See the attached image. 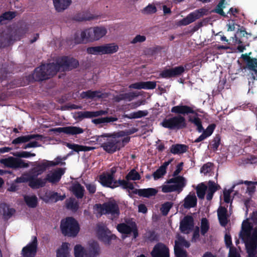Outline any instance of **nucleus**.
Segmentation results:
<instances>
[{"instance_id": "obj_1", "label": "nucleus", "mask_w": 257, "mask_h": 257, "mask_svg": "<svg viewBox=\"0 0 257 257\" xmlns=\"http://www.w3.org/2000/svg\"><path fill=\"white\" fill-rule=\"evenodd\" d=\"M194 108V106L182 104L172 107L171 112L177 115L164 119L161 123V125L170 130H179L185 128L187 123L184 116L189 114L197 115V112H200L198 109L195 110Z\"/></svg>"}, {"instance_id": "obj_2", "label": "nucleus", "mask_w": 257, "mask_h": 257, "mask_svg": "<svg viewBox=\"0 0 257 257\" xmlns=\"http://www.w3.org/2000/svg\"><path fill=\"white\" fill-rule=\"evenodd\" d=\"M96 142L103 150L108 154L120 150L130 141V138H122L115 134H103L96 136Z\"/></svg>"}, {"instance_id": "obj_3", "label": "nucleus", "mask_w": 257, "mask_h": 257, "mask_svg": "<svg viewBox=\"0 0 257 257\" xmlns=\"http://www.w3.org/2000/svg\"><path fill=\"white\" fill-rule=\"evenodd\" d=\"M107 30L103 27H95L86 29L81 32L80 37L76 34L74 37L75 43H86L89 41H97L104 36Z\"/></svg>"}, {"instance_id": "obj_4", "label": "nucleus", "mask_w": 257, "mask_h": 257, "mask_svg": "<svg viewBox=\"0 0 257 257\" xmlns=\"http://www.w3.org/2000/svg\"><path fill=\"white\" fill-rule=\"evenodd\" d=\"M60 228L62 233L65 236L75 237L80 231L78 221L72 217H67L61 221Z\"/></svg>"}, {"instance_id": "obj_5", "label": "nucleus", "mask_w": 257, "mask_h": 257, "mask_svg": "<svg viewBox=\"0 0 257 257\" xmlns=\"http://www.w3.org/2000/svg\"><path fill=\"white\" fill-rule=\"evenodd\" d=\"M56 74V71L52 63H50L42 64L36 68L32 76L34 81H42L48 79Z\"/></svg>"}, {"instance_id": "obj_6", "label": "nucleus", "mask_w": 257, "mask_h": 257, "mask_svg": "<svg viewBox=\"0 0 257 257\" xmlns=\"http://www.w3.org/2000/svg\"><path fill=\"white\" fill-rule=\"evenodd\" d=\"M56 73L62 70L70 71L77 67L79 62L76 59L69 56H63L58 59L55 63H52Z\"/></svg>"}, {"instance_id": "obj_7", "label": "nucleus", "mask_w": 257, "mask_h": 257, "mask_svg": "<svg viewBox=\"0 0 257 257\" xmlns=\"http://www.w3.org/2000/svg\"><path fill=\"white\" fill-rule=\"evenodd\" d=\"M167 183L173 184L163 185L162 188V192L164 193L177 192L180 193L186 185V180L184 177L179 176L169 179L167 181Z\"/></svg>"}, {"instance_id": "obj_8", "label": "nucleus", "mask_w": 257, "mask_h": 257, "mask_svg": "<svg viewBox=\"0 0 257 257\" xmlns=\"http://www.w3.org/2000/svg\"><path fill=\"white\" fill-rule=\"evenodd\" d=\"M96 208L102 214H111L113 218H117L120 214L118 204L115 200L109 201L104 203L96 204Z\"/></svg>"}, {"instance_id": "obj_9", "label": "nucleus", "mask_w": 257, "mask_h": 257, "mask_svg": "<svg viewBox=\"0 0 257 257\" xmlns=\"http://www.w3.org/2000/svg\"><path fill=\"white\" fill-rule=\"evenodd\" d=\"M116 229L118 232L122 234L128 235L133 233V238L136 239L139 236V231L137 225L134 221L118 224Z\"/></svg>"}, {"instance_id": "obj_10", "label": "nucleus", "mask_w": 257, "mask_h": 257, "mask_svg": "<svg viewBox=\"0 0 257 257\" xmlns=\"http://www.w3.org/2000/svg\"><path fill=\"white\" fill-rule=\"evenodd\" d=\"M208 11L206 9L201 8L194 11L190 13L185 18L181 20L179 22V24L181 26H187L196 20L200 19L207 14Z\"/></svg>"}, {"instance_id": "obj_11", "label": "nucleus", "mask_w": 257, "mask_h": 257, "mask_svg": "<svg viewBox=\"0 0 257 257\" xmlns=\"http://www.w3.org/2000/svg\"><path fill=\"white\" fill-rule=\"evenodd\" d=\"M184 72V68L182 65L165 68L159 74V77L169 79L172 77H177L181 76Z\"/></svg>"}, {"instance_id": "obj_12", "label": "nucleus", "mask_w": 257, "mask_h": 257, "mask_svg": "<svg viewBox=\"0 0 257 257\" xmlns=\"http://www.w3.org/2000/svg\"><path fill=\"white\" fill-rule=\"evenodd\" d=\"M1 163L6 167L14 169L27 168L29 166V164L26 163L24 160L13 157L2 159Z\"/></svg>"}, {"instance_id": "obj_13", "label": "nucleus", "mask_w": 257, "mask_h": 257, "mask_svg": "<svg viewBox=\"0 0 257 257\" xmlns=\"http://www.w3.org/2000/svg\"><path fill=\"white\" fill-rule=\"evenodd\" d=\"M97 234L98 238L106 244H110L111 240L116 238V235L111 234L110 231L104 225L98 226Z\"/></svg>"}, {"instance_id": "obj_14", "label": "nucleus", "mask_w": 257, "mask_h": 257, "mask_svg": "<svg viewBox=\"0 0 257 257\" xmlns=\"http://www.w3.org/2000/svg\"><path fill=\"white\" fill-rule=\"evenodd\" d=\"M39 197L45 203L56 202L59 200H63L65 198V196H61L57 192L49 190H44L41 192Z\"/></svg>"}, {"instance_id": "obj_15", "label": "nucleus", "mask_w": 257, "mask_h": 257, "mask_svg": "<svg viewBox=\"0 0 257 257\" xmlns=\"http://www.w3.org/2000/svg\"><path fill=\"white\" fill-rule=\"evenodd\" d=\"M152 257H170L168 247L162 242L157 243L151 252Z\"/></svg>"}, {"instance_id": "obj_16", "label": "nucleus", "mask_w": 257, "mask_h": 257, "mask_svg": "<svg viewBox=\"0 0 257 257\" xmlns=\"http://www.w3.org/2000/svg\"><path fill=\"white\" fill-rule=\"evenodd\" d=\"M86 257H97L100 253V247L97 241L90 240L84 248Z\"/></svg>"}, {"instance_id": "obj_17", "label": "nucleus", "mask_w": 257, "mask_h": 257, "mask_svg": "<svg viewBox=\"0 0 257 257\" xmlns=\"http://www.w3.org/2000/svg\"><path fill=\"white\" fill-rule=\"evenodd\" d=\"M51 131L55 134L63 133L68 135H76L82 134L84 132L83 128L74 126L56 127L52 128Z\"/></svg>"}, {"instance_id": "obj_18", "label": "nucleus", "mask_w": 257, "mask_h": 257, "mask_svg": "<svg viewBox=\"0 0 257 257\" xmlns=\"http://www.w3.org/2000/svg\"><path fill=\"white\" fill-rule=\"evenodd\" d=\"M37 249V239L34 236L32 241L22 249L24 257H33L35 255Z\"/></svg>"}, {"instance_id": "obj_19", "label": "nucleus", "mask_w": 257, "mask_h": 257, "mask_svg": "<svg viewBox=\"0 0 257 257\" xmlns=\"http://www.w3.org/2000/svg\"><path fill=\"white\" fill-rule=\"evenodd\" d=\"M194 226V219L191 215L185 216L180 222L179 229L181 232L186 233Z\"/></svg>"}, {"instance_id": "obj_20", "label": "nucleus", "mask_w": 257, "mask_h": 257, "mask_svg": "<svg viewBox=\"0 0 257 257\" xmlns=\"http://www.w3.org/2000/svg\"><path fill=\"white\" fill-rule=\"evenodd\" d=\"M115 181L113 177L104 173L100 175L99 177V182L102 186L111 189L117 187V185L114 184Z\"/></svg>"}, {"instance_id": "obj_21", "label": "nucleus", "mask_w": 257, "mask_h": 257, "mask_svg": "<svg viewBox=\"0 0 257 257\" xmlns=\"http://www.w3.org/2000/svg\"><path fill=\"white\" fill-rule=\"evenodd\" d=\"M64 172L65 171L63 169L59 168L52 174H48L46 176V180L47 182L48 181L52 184L57 183L60 180Z\"/></svg>"}, {"instance_id": "obj_22", "label": "nucleus", "mask_w": 257, "mask_h": 257, "mask_svg": "<svg viewBox=\"0 0 257 257\" xmlns=\"http://www.w3.org/2000/svg\"><path fill=\"white\" fill-rule=\"evenodd\" d=\"M107 113V111L106 110H100L96 111H79L77 113L78 117L80 119H83L84 118H92L105 115Z\"/></svg>"}, {"instance_id": "obj_23", "label": "nucleus", "mask_w": 257, "mask_h": 257, "mask_svg": "<svg viewBox=\"0 0 257 257\" xmlns=\"http://www.w3.org/2000/svg\"><path fill=\"white\" fill-rule=\"evenodd\" d=\"M36 174H32V179L29 186L32 189H39L45 186L47 181L45 178H38Z\"/></svg>"}, {"instance_id": "obj_24", "label": "nucleus", "mask_w": 257, "mask_h": 257, "mask_svg": "<svg viewBox=\"0 0 257 257\" xmlns=\"http://www.w3.org/2000/svg\"><path fill=\"white\" fill-rule=\"evenodd\" d=\"M197 199L194 193H190L184 199L183 207L185 209H190L196 206Z\"/></svg>"}, {"instance_id": "obj_25", "label": "nucleus", "mask_w": 257, "mask_h": 257, "mask_svg": "<svg viewBox=\"0 0 257 257\" xmlns=\"http://www.w3.org/2000/svg\"><path fill=\"white\" fill-rule=\"evenodd\" d=\"M14 40L11 32H3L0 35V48H5L13 44Z\"/></svg>"}, {"instance_id": "obj_26", "label": "nucleus", "mask_w": 257, "mask_h": 257, "mask_svg": "<svg viewBox=\"0 0 257 257\" xmlns=\"http://www.w3.org/2000/svg\"><path fill=\"white\" fill-rule=\"evenodd\" d=\"M51 167L49 161L44 160L41 163L38 164L32 170V174L36 176H39L45 172L47 168Z\"/></svg>"}, {"instance_id": "obj_27", "label": "nucleus", "mask_w": 257, "mask_h": 257, "mask_svg": "<svg viewBox=\"0 0 257 257\" xmlns=\"http://www.w3.org/2000/svg\"><path fill=\"white\" fill-rule=\"evenodd\" d=\"M42 138V136L39 134H33V135H29L26 136H22L19 137H18L13 140L12 144L14 145L20 144L22 143H25L30 141L32 139H40Z\"/></svg>"}, {"instance_id": "obj_28", "label": "nucleus", "mask_w": 257, "mask_h": 257, "mask_svg": "<svg viewBox=\"0 0 257 257\" xmlns=\"http://www.w3.org/2000/svg\"><path fill=\"white\" fill-rule=\"evenodd\" d=\"M217 216L220 225L225 226L228 223L227 210L223 206H220L217 210Z\"/></svg>"}, {"instance_id": "obj_29", "label": "nucleus", "mask_w": 257, "mask_h": 257, "mask_svg": "<svg viewBox=\"0 0 257 257\" xmlns=\"http://www.w3.org/2000/svg\"><path fill=\"white\" fill-rule=\"evenodd\" d=\"M252 34L250 33H248L246 31L245 28L241 26L239 29H238L236 32V34L235 36V42L239 44L242 43H245L246 42H243L242 38H245L246 39H248V36H251Z\"/></svg>"}, {"instance_id": "obj_30", "label": "nucleus", "mask_w": 257, "mask_h": 257, "mask_svg": "<svg viewBox=\"0 0 257 257\" xmlns=\"http://www.w3.org/2000/svg\"><path fill=\"white\" fill-rule=\"evenodd\" d=\"M56 11L61 12L67 9L71 3V0H53Z\"/></svg>"}, {"instance_id": "obj_31", "label": "nucleus", "mask_w": 257, "mask_h": 257, "mask_svg": "<svg viewBox=\"0 0 257 257\" xmlns=\"http://www.w3.org/2000/svg\"><path fill=\"white\" fill-rule=\"evenodd\" d=\"M245 248L248 257H255L257 253V242L250 240L245 242Z\"/></svg>"}, {"instance_id": "obj_32", "label": "nucleus", "mask_w": 257, "mask_h": 257, "mask_svg": "<svg viewBox=\"0 0 257 257\" xmlns=\"http://www.w3.org/2000/svg\"><path fill=\"white\" fill-rule=\"evenodd\" d=\"M80 97L83 99H93L96 98H102V94L99 91H92L89 90L86 91H83L80 94Z\"/></svg>"}, {"instance_id": "obj_33", "label": "nucleus", "mask_w": 257, "mask_h": 257, "mask_svg": "<svg viewBox=\"0 0 257 257\" xmlns=\"http://www.w3.org/2000/svg\"><path fill=\"white\" fill-rule=\"evenodd\" d=\"M15 212L14 209L9 208L6 204H0V213L3 215L5 219H9Z\"/></svg>"}, {"instance_id": "obj_34", "label": "nucleus", "mask_w": 257, "mask_h": 257, "mask_svg": "<svg viewBox=\"0 0 257 257\" xmlns=\"http://www.w3.org/2000/svg\"><path fill=\"white\" fill-rule=\"evenodd\" d=\"M188 148V147L184 144H175L172 145L170 148V152L171 153L176 154H181L185 153Z\"/></svg>"}, {"instance_id": "obj_35", "label": "nucleus", "mask_w": 257, "mask_h": 257, "mask_svg": "<svg viewBox=\"0 0 257 257\" xmlns=\"http://www.w3.org/2000/svg\"><path fill=\"white\" fill-rule=\"evenodd\" d=\"M103 54H111L116 52L118 46L114 43H109L102 45Z\"/></svg>"}, {"instance_id": "obj_36", "label": "nucleus", "mask_w": 257, "mask_h": 257, "mask_svg": "<svg viewBox=\"0 0 257 257\" xmlns=\"http://www.w3.org/2000/svg\"><path fill=\"white\" fill-rule=\"evenodd\" d=\"M73 194L78 199H81L84 196V189L80 184L77 183L73 185L71 189Z\"/></svg>"}, {"instance_id": "obj_37", "label": "nucleus", "mask_w": 257, "mask_h": 257, "mask_svg": "<svg viewBox=\"0 0 257 257\" xmlns=\"http://www.w3.org/2000/svg\"><path fill=\"white\" fill-rule=\"evenodd\" d=\"M24 201L27 205L30 208H35L37 207L38 201L37 196L33 195H25L24 197Z\"/></svg>"}, {"instance_id": "obj_38", "label": "nucleus", "mask_w": 257, "mask_h": 257, "mask_svg": "<svg viewBox=\"0 0 257 257\" xmlns=\"http://www.w3.org/2000/svg\"><path fill=\"white\" fill-rule=\"evenodd\" d=\"M194 115V116H188V121L196 126V130L199 133H201L204 130L201 120L198 117V114L197 115L195 114Z\"/></svg>"}, {"instance_id": "obj_39", "label": "nucleus", "mask_w": 257, "mask_h": 257, "mask_svg": "<svg viewBox=\"0 0 257 257\" xmlns=\"http://www.w3.org/2000/svg\"><path fill=\"white\" fill-rule=\"evenodd\" d=\"M16 16L15 12L8 11L0 15V24L4 25L7 24V21L12 20Z\"/></svg>"}, {"instance_id": "obj_40", "label": "nucleus", "mask_w": 257, "mask_h": 257, "mask_svg": "<svg viewBox=\"0 0 257 257\" xmlns=\"http://www.w3.org/2000/svg\"><path fill=\"white\" fill-rule=\"evenodd\" d=\"M56 252L57 257H69V243L63 242Z\"/></svg>"}, {"instance_id": "obj_41", "label": "nucleus", "mask_w": 257, "mask_h": 257, "mask_svg": "<svg viewBox=\"0 0 257 257\" xmlns=\"http://www.w3.org/2000/svg\"><path fill=\"white\" fill-rule=\"evenodd\" d=\"M118 120L116 117L106 116L104 117H100L93 119L92 122L95 124H99L101 123H106L116 121Z\"/></svg>"}, {"instance_id": "obj_42", "label": "nucleus", "mask_w": 257, "mask_h": 257, "mask_svg": "<svg viewBox=\"0 0 257 257\" xmlns=\"http://www.w3.org/2000/svg\"><path fill=\"white\" fill-rule=\"evenodd\" d=\"M148 112L147 110H138L136 112H132L130 114L124 115V117L129 119H135L144 117L147 115Z\"/></svg>"}, {"instance_id": "obj_43", "label": "nucleus", "mask_w": 257, "mask_h": 257, "mask_svg": "<svg viewBox=\"0 0 257 257\" xmlns=\"http://www.w3.org/2000/svg\"><path fill=\"white\" fill-rule=\"evenodd\" d=\"M158 191L157 189L153 188L142 189L141 197L149 198L151 197L155 196L157 194Z\"/></svg>"}, {"instance_id": "obj_44", "label": "nucleus", "mask_w": 257, "mask_h": 257, "mask_svg": "<svg viewBox=\"0 0 257 257\" xmlns=\"http://www.w3.org/2000/svg\"><path fill=\"white\" fill-rule=\"evenodd\" d=\"M179 241H175L174 253L176 257H187V251L179 245Z\"/></svg>"}, {"instance_id": "obj_45", "label": "nucleus", "mask_w": 257, "mask_h": 257, "mask_svg": "<svg viewBox=\"0 0 257 257\" xmlns=\"http://www.w3.org/2000/svg\"><path fill=\"white\" fill-rule=\"evenodd\" d=\"M225 0H220L216 8L213 10V12L217 13L224 18H228L227 15L225 14L223 9L225 8L224 6Z\"/></svg>"}, {"instance_id": "obj_46", "label": "nucleus", "mask_w": 257, "mask_h": 257, "mask_svg": "<svg viewBox=\"0 0 257 257\" xmlns=\"http://www.w3.org/2000/svg\"><path fill=\"white\" fill-rule=\"evenodd\" d=\"M86 52L89 54L94 55H103L102 45L89 47L87 48Z\"/></svg>"}, {"instance_id": "obj_47", "label": "nucleus", "mask_w": 257, "mask_h": 257, "mask_svg": "<svg viewBox=\"0 0 257 257\" xmlns=\"http://www.w3.org/2000/svg\"><path fill=\"white\" fill-rule=\"evenodd\" d=\"M144 237L146 241L151 242L158 240V235L154 230L148 231Z\"/></svg>"}, {"instance_id": "obj_48", "label": "nucleus", "mask_w": 257, "mask_h": 257, "mask_svg": "<svg viewBox=\"0 0 257 257\" xmlns=\"http://www.w3.org/2000/svg\"><path fill=\"white\" fill-rule=\"evenodd\" d=\"M141 176L139 173L136 171L135 169H132L130 172L126 175L125 179L127 181L129 180H139L141 179Z\"/></svg>"}, {"instance_id": "obj_49", "label": "nucleus", "mask_w": 257, "mask_h": 257, "mask_svg": "<svg viewBox=\"0 0 257 257\" xmlns=\"http://www.w3.org/2000/svg\"><path fill=\"white\" fill-rule=\"evenodd\" d=\"M173 203L169 201L166 202L162 204L160 208V211L162 215L166 216L168 214L171 208L173 207Z\"/></svg>"}, {"instance_id": "obj_50", "label": "nucleus", "mask_w": 257, "mask_h": 257, "mask_svg": "<svg viewBox=\"0 0 257 257\" xmlns=\"http://www.w3.org/2000/svg\"><path fill=\"white\" fill-rule=\"evenodd\" d=\"M247 68L255 72L257 74V59L255 58H251L246 63Z\"/></svg>"}, {"instance_id": "obj_51", "label": "nucleus", "mask_w": 257, "mask_h": 257, "mask_svg": "<svg viewBox=\"0 0 257 257\" xmlns=\"http://www.w3.org/2000/svg\"><path fill=\"white\" fill-rule=\"evenodd\" d=\"M206 189L207 186L203 183L196 187V193L199 198L203 199L204 198Z\"/></svg>"}, {"instance_id": "obj_52", "label": "nucleus", "mask_w": 257, "mask_h": 257, "mask_svg": "<svg viewBox=\"0 0 257 257\" xmlns=\"http://www.w3.org/2000/svg\"><path fill=\"white\" fill-rule=\"evenodd\" d=\"M201 234L204 235L209 229V224L208 220L206 218H203L201 221Z\"/></svg>"}, {"instance_id": "obj_53", "label": "nucleus", "mask_w": 257, "mask_h": 257, "mask_svg": "<svg viewBox=\"0 0 257 257\" xmlns=\"http://www.w3.org/2000/svg\"><path fill=\"white\" fill-rule=\"evenodd\" d=\"M75 257H84L85 255V250L80 244H77L74 247Z\"/></svg>"}, {"instance_id": "obj_54", "label": "nucleus", "mask_w": 257, "mask_h": 257, "mask_svg": "<svg viewBox=\"0 0 257 257\" xmlns=\"http://www.w3.org/2000/svg\"><path fill=\"white\" fill-rule=\"evenodd\" d=\"M220 141L221 137L220 135H216L212 141V143L210 145L211 148L214 151L217 150L220 144Z\"/></svg>"}, {"instance_id": "obj_55", "label": "nucleus", "mask_w": 257, "mask_h": 257, "mask_svg": "<svg viewBox=\"0 0 257 257\" xmlns=\"http://www.w3.org/2000/svg\"><path fill=\"white\" fill-rule=\"evenodd\" d=\"M32 179V175L29 174H25L23 175L20 177H18L16 179L17 182L18 183H26L29 182V185L30 184Z\"/></svg>"}, {"instance_id": "obj_56", "label": "nucleus", "mask_w": 257, "mask_h": 257, "mask_svg": "<svg viewBox=\"0 0 257 257\" xmlns=\"http://www.w3.org/2000/svg\"><path fill=\"white\" fill-rule=\"evenodd\" d=\"M66 146L70 149L77 153L82 152V145L67 143Z\"/></svg>"}, {"instance_id": "obj_57", "label": "nucleus", "mask_w": 257, "mask_h": 257, "mask_svg": "<svg viewBox=\"0 0 257 257\" xmlns=\"http://www.w3.org/2000/svg\"><path fill=\"white\" fill-rule=\"evenodd\" d=\"M215 127V124L212 123L209 124L205 130L204 129L202 132L204 134L205 136H206L208 138L212 134Z\"/></svg>"}, {"instance_id": "obj_58", "label": "nucleus", "mask_w": 257, "mask_h": 257, "mask_svg": "<svg viewBox=\"0 0 257 257\" xmlns=\"http://www.w3.org/2000/svg\"><path fill=\"white\" fill-rule=\"evenodd\" d=\"M251 229L250 223L247 220H244L242 223V230L243 233L247 234Z\"/></svg>"}, {"instance_id": "obj_59", "label": "nucleus", "mask_w": 257, "mask_h": 257, "mask_svg": "<svg viewBox=\"0 0 257 257\" xmlns=\"http://www.w3.org/2000/svg\"><path fill=\"white\" fill-rule=\"evenodd\" d=\"M66 159V157H64L63 158H62L60 156L57 157L54 161H49V163L51 165V167L52 166H55L57 165H58L59 164L61 165H63L65 164V163L64 162H62V160H65Z\"/></svg>"}, {"instance_id": "obj_60", "label": "nucleus", "mask_w": 257, "mask_h": 257, "mask_svg": "<svg viewBox=\"0 0 257 257\" xmlns=\"http://www.w3.org/2000/svg\"><path fill=\"white\" fill-rule=\"evenodd\" d=\"M212 163L208 162L203 165L200 169L201 173H204V175H206L207 173L211 172V167L212 165Z\"/></svg>"}, {"instance_id": "obj_61", "label": "nucleus", "mask_w": 257, "mask_h": 257, "mask_svg": "<svg viewBox=\"0 0 257 257\" xmlns=\"http://www.w3.org/2000/svg\"><path fill=\"white\" fill-rule=\"evenodd\" d=\"M166 173V171H164L159 167L154 172L153 176L155 180H157L162 177Z\"/></svg>"}, {"instance_id": "obj_62", "label": "nucleus", "mask_w": 257, "mask_h": 257, "mask_svg": "<svg viewBox=\"0 0 257 257\" xmlns=\"http://www.w3.org/2000/svg\"><path fill=\"white\" fill-rule=\"evenodd\" d=\"M208 191L215 193L217 190L220 188V186L215 183L212 181H209L208 183Z\"/></svg>"}, {"instance_id": "obj_63", "label": "nucleus", "mask_w": 257, "mask_h": 257, "mask_svg": "<svg viewBox=\"0 0 257 257\" xmlns=\"http://www.w3.org/2000/svg\"><path fill=\"white\" fill-rule=\"evenodd\" d=\"M143 89H153L156 87V82L155 81L143 82Z\"/></svg>"}, {"instance_id": "obj_64", "label": "nucleus", "mask_w": 257, "mask_h": 257, "mask_svg": "<svg viewBox=\"0 0 257 257\" xmlns=\"http://www.w3.org/2000/svg\"><path fill=\"white\" fill-rule=\"evenodd\" d=\"M243 161L245 164H257V157L251 155L243 160Z\"/></svg>"}]
</instances>
